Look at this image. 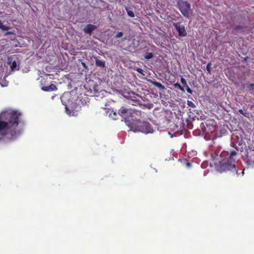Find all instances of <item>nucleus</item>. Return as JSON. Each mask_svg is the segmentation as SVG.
Wrapping results in <instances>:
<instances>
[{
    "instance_id": "1",
    "label": "nucleus",
    "mask_w": 254,
    "mask_h": 254,
    "mask_svg": "<svg viewBox=\"0 0 254 254\" xmlns=\"http://www.w3.org/2000/svg\"><path fill=\"white\" fill-rule=\"evenodd\" d=\"M21 113L15 110H6L0 113V132L11 140L16 139L22 133L19 125H24Z\"/></svg>"
},
{
    "instance_id": "2",
    "label": "nucleus",
    "mask_w": 254,
    "mask_h": 254,
    "mask_svg": "<svg viewBox=\"0 0 254 254\" xmlns=\"http://www.w3.org/2000/svg\"><path fill=\"white\" fill-rule=\"evenodd\" d=\"M237 155L238 152L234 150L230 152L223 151L220 154L222 159L216 166L217 170L221 173L229 171L233 175H237L238 171L235 164Z\"/></svg>"
},
{
    "instance_id": "3",
    "label": "nucleus",
    "mask_w": 254,
    "mask_h": 254,
    "mask_svg": "<svg viewBox=\"0 0 254 254\" xmlns=\"http://www.w3.org/2000/svg\"><path fill=\"white\" fill-rule=\"evenodd\" d=\"M140 117L135 116L131 120H129L128 118L127 120H128L129 123L127 125L134 132L140 131L146 134L152 133L153 129L151 125L147 122H141L140 119L138 118Z\"/></svg>"
},
{
    "instance_id": "4",
    "label": "nucleus",
    "mask_w": 254,
    "mask_h": 254,
    "mask_svg": "<svg viewBox=\"0 0 254 254\" xmlns=\"http://www.w3.org/2000/svg\"><path fill=\"white\" fill-rule=\"evenodd\" d=\"M118 113L121 116H125L126 114H127V118H125V122L128 124L129 123V122L127 120V119H128V118L129 120H131L132 118H133L135 116H141V111L133 109H126L124 107H122L118 111Z\"/></svg>"
},
{
    "instance_id": "5",
    "label": "nucleus",
    "mask_w": 254,
    "mask_h": 254,
    "mask_svg": "<svg viewBox=\"0 0 254 254\" xmlns=\"http://www.w3.org/2000/svg\"><path fill=\"white\" fill-rule=\"evenodd\" d=\"M177 4L178 8L184 16L189 18L191 7L190 4L187 1L179 0Z\"/></svg>"
},
{
    "instance_id": "6",
    "label": "nucleus",
    "mask_w": 254,
    "mask_h": 254,
    "mask_svg": "<svg viewBox=\"0 0 254 254\" xmlns=\"http://www.w3.org/2000/svg\"><path fill=\"white\" fill-rule=\"evenodd\" d=\"M173 26L178 32V35L180 37H185L187 33L184 25H181L180 22L174 23Z\"/></svg>"
},
{
    "instance_id": "7",
    "label": "nucleus",
    "mask_w": 254,
    "mask_h": 254,
    "mask_svg": "<svg viewBox=\"0 0 254 254\" xmlns=\"http://www.w3.org/2000/svg\"><path fill=\"white\" fill-rule=\"evenodd\" d=\"M96 28V26L91 24H88L84 27L83 31L86 33L91 34L92 32Z\"/></svg>"
},
{
    "instance_id": "8",
    "label": "nucleus",
    "mask_w": 254,
    "mask_h": 254,
    "mask_svg": "<svg viewBox=\"0 0 254 254\" xmlns=\"http://www.w3.org/2000/svg\"><path fill=\"white\" fill-rule=\"evenodd\" d=\"M41 89L44 91L51 92L56 91L57 90V87L55 85L51 84L49 86L42 87Z\"/></svg>"
},
{
    "instance_id": "9",
    "label": "nucleus",
    "mask_w": 254,
    "mask_h": 254,
    "mask_svg": "<svg viewBox=\"0 0 254 254\" xmlns=\"http://www.w3.org/2000/svg\"><path fill=\"white\" fill-rule=\"evenodd\" d=\"M95 64L97 66L100 67H104L105 66V62L104 61L100 60L97 58H95Z\"/></svg>"
},
{
    "instance_id": "10",
    "label": "nucleus",
    "mask_w": 254,
    "mask_h": 254,
    "mask_svg": "<svg viewBox=\"0 0 254 254\" xmlns=\"http://www.w3.org/2000/svg\"><path fill=\"white\" fill-rule=\"evenodd\" d=\"M149 82L150 83H151L152 84H153L154 86H155V87H158V88H159L160 89H165L164 86H163L160 82H156V81H152L151 80H149Z\"/></svg>"
},
{
    "instance_id": "11",
    "label": "nucleus",
    "mask_w": 254,
    "mask_h": 254,
    "mask_svg": "<svg viewBox=\"0 0 254 254\" xmlns=\"http://www.w3.org/2000/svg\"><path fill=\"white\" fill-rule=\"evenodd\" d=\"M174 86L176 88H178L181 90L182 92H185L184 88L180 85V84L178 82H177L174 84Z\"/></svg>"
},
{
    "instance_id": "12",
    "label": "nucleus",
    "mask_w": 254,
    "mask_h": 254,
    "mask_svg": "<svg viewBox=\"0 0 254 254\" xmlns=\"http://www.w3.org/2000/svg\"><path fill=\"white\" fill-rule=\"evenodd\" d=\"M0 28L2 31H7L9 29V27L8 26H6L4 25L0 20Z\"/></svg>"
},
{
    "instance_id": "13",
    "label": "nucleus",
    "mask_w": 254,
    "mask_h": 254,
    "mask_svg": "<svg viewBox=\"0 0 254 254\" xmlns=\"http://www.w3.org/2000/svg\"><path fill=\"white\" fill-rule=\"evenodd\" d=\"M153 57V54L152 53H147L144 56L145 59H150L152 58Z\"/></svg>"
},
{
    "instance_id": "14",
    "label": "nucleus",
    "mask_w": 254,
    "mask_h": 254,
    "mask_svg": "<svg viewBox=\"0 0 254 254\" xmlns=\"http://www.w3.org/2000/svg\"><path fill=\"white\" fill-rule=\"evenodd\" d=\"M187 105L189 107L194 108L196 107L195 104L191 101L188 100Z\"/></svg>"
},
{
    "instance_id": "15",
    "label": "nucleus",
    "mask_w": 254,
    "mask_h": 254,
    "mask_svg": "<svg viewBox=\"0 0 254 254\" xmlns=\"http://www.w3.org/2000/svg\"><path fill=\"white\" fill-rule=\"evenodd\" d=\"M127 14L128 15V16H129L131 17H134L135 14L132 11L128 10L127 9Z\"/></svg>"
},
{
    "instance_id": "16",
    "label": "nucleus",
    "mask_w": 254,
    "mask_h": 254,
    "mask_svg": "<svg viewBox=\"0 0 254 254\" xmlns=\"http://www.w3.org/2000/svg\"><path fill=\"white\" fill-rule=\"evenodd\" d=\"M181 82H182V83L186 87V86H187L188 85L187 84V81L185 79V78L184 77H181Z\"/></svg>"
},
{
    "instance_id": "17",
    "label": "nucleus",
    "mask_w": 254,
    "mask_h": 254,
    "mask_svg": "<svg viewBox=\"0 0 254 254\" xmlns=\"http://www.w3.org/2000/svg\"><path fill=\"white\" fill-rule=\"evenodd\" d=\"M211 63H208L206 65V69L209 73H210V72H211Z\"/></svg>"
},
{
    "instance_id": "18",
    "label": "nucleus",
    "mask_w": 254,
    "mask_h": 254,
    "mask_svg": "<svg viewBox=\"0 0 254 254\" xmlns=\"http://www.w3.org/2000/svg\"><path fill=\"white\" fill-rule=\"evenodd\" d=\"M239 112L244 115L246 117H248L249 115V113L247 112H244V111L242 109H240L239 110Z\"/></svg>"
},
{
    "instance_id": "19",
    "label": "nucleus",
    "mask_w": 254,
    "mask_h": 254,
    "mask_svg": "<svg viewBox=\"0 0 254 254\" xmlns=\"http://www.w3.org/2000/svg\"><path fill=\"white\" fill-rule=\"evenodd\" d=\"M17 66V64H16V62L15 61H13L12 63V64L10 66V67L11 68V69L13 70H14Z\"/></svg>"
},
{
    "instance_id": "20",
    "label": "nucleus",
    "mask_w": 254,
    "mask_h": 254,
    "mask_svg": "<svg viewBox=\"0 0 254 254\" xmlns=\"http://www.w3.org/2000/svg\"><path fill=\"white\" fill-rule=\"evenodd\" d=\"M123 36V33L122 32H118V34L115 36L116 39L120 38Z\"/></svg>"
},
{
    "instance_id": "21",
    "label": "nucleus",
    "mask_w": 254,
    "mask_h": 254,
    "mask_svg": "<svg viewBox=\"0 0 254 254\" xmlns=\"http://www.w3.org/2000/svg\"><path fill=\"white\" fill-rule=\"evenodd\" d=\"M243 29H244V27L241 25H237L235 27V29L236 30H241Z\"/></svg>"
},
{
    "instance_id": "22",
    "label": "nucleus",
    "mask_w": 254,
    "mask_h": 254,
    "mask_svg": "<svg viewBox=\"0 0 254 254\" xmlns=\"http://www.w3.org/2000/svg\"><path fill=\"white\" fill-rule=\"evenodd\" d=\"M186 88H187V92L190 93V94H192V90L189 87V86L188 85L187 86H186Z\"/></svg>"
},
{
    "instance_id": "23",
    "label": "nucleus",
    "mask_w": 254,
    "mask_h": 254,
    "mask_svg": "<svg viewBox=\"0 0 254 254\" xmlns=\"http://www.w3.org/2000/svg\"><path fill=\"white\" fill-rule=\"evenodd\" d=\"M136 70L139 72V73H141L142 74H143V70H142V69H141V68H139V67H138L137 68V69H136Z\"/></svg>"
},
{
    "instance_id": "24",
    "label": "nucleus",
    "mask_w": 254,
    "mask_h": 254,
    "mask_svg": "<svg viewBox=\"0 0 254 254\" xmlns=\"http://www.w3.org/2000/svg\"><path fill=\"white\" fill-rule=\"evenodd\" d=\"M14 34V32H12V31H8V32H6V33L4 34V35H5V36H8V35H12V34Z\"/></svg>"
},
{
    "instance_id": "25",
    "label": "nucleus",
    "mask_w": 254,
    "mask_h": 254,
    "mask_svg": "<svg viewBox=\"0 0 254 254\" xmlns=\"http://www.w3.org/2000/svg\"><path fill=\"white\" fill-rule=\"evenodd\" d=\"M254 86V84H253V83L250 84V85H249L250 89H253Z\"/></svg>"
},
{
    "instance_id": "26",
    "label": "nucleus",
    "mask_w": 254,
    "mask_h": 254,
    "mask_svg": "<svg viewBox=\"0 0 254 254\" xmlns=\"http://www.w3.org/2000/svg\"><path fill=\"white\" fill-rule=\"evenodd\" d=\"M82 65H83V67H87L86 66V64L84 63H82Z\"/></svg>"
},
{
    "instance_id": "27",
    "label": "nucleus",
    "mask_w": 254,
    "mask_h": 254,
    "mask_svg": "<svg viewBox=\"0 0 254 254\" xmlns=\"http://www.w3.org/2000/svg\"><path fill=\"white\" fill-rule=\"evenodd\" d=\"M187 166H188V167H190L191 164H190V163H187Z\"/></svg>"
}]
</instances>
